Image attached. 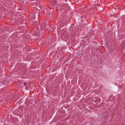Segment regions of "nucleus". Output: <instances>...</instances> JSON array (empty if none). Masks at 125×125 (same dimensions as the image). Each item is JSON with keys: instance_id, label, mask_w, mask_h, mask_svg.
<instances>
[{"instance_id": "obj_2", "label": "nucleus", "mask_w": 125, "mask_h": 125, "mask_svg": "<svg viewBox=\"0 0 125 125\" xmlns=\"http://www.w3.org/2000/svg\"><path fill=\"white\" fill-rule=\"evenodd\" d=\"M41 28H42V26H41Z\"/></svg>"}, {"instance_id": "obj_1", "label": "nucleus", "mask_w": 125, "mask_h": 125, "mask_svg": "<svg viewBox=\"0 0 125 125\" xmlns=\"http://www.w3.org/2000/svg\"><path fill=\"white\" fill-rule=\"evenodd\" d=\"M27 84V83L26 82H25L24 83V85L25 86H26Z\"/></svg>"}]
</instances>
